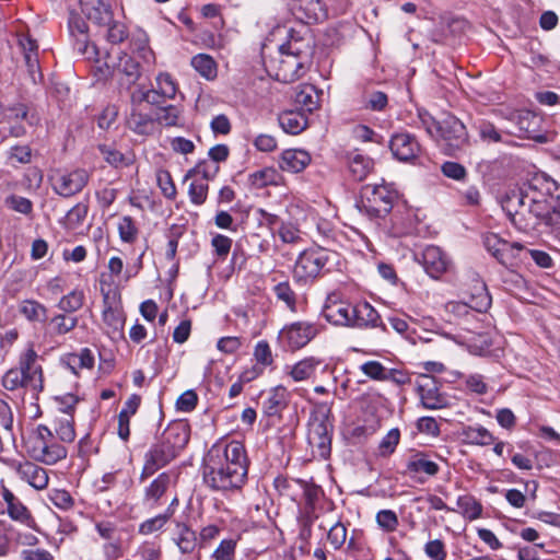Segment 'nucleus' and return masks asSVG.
<instances>
[{
  "label": "nucleus",
  "mask_w": 560,
  "mask_h": 560,
  "mask_svg": "<svg viewBox=\"0 0 560 560\" xmlns=\"http://www.w3.org/2000/svg\"><path fill=\"white\" fill-rule=\"evenodd\" d=\"M203 462V480L213 491H236L245 485L248 460L243 443L219 441L210 447Z\"/></svg>",
  "instance_id": "1"
},
{
  "label": "nucleus",
  "mask_w": 560,
  "mask_h": 560,
  "mask_svg": "<svg viewBox=\"0 0 560 560\" xmlns=\"http://www.w3.org/2000/svg\"><path fill=\"white\" fill-rule=\"evenodd\" d=\"M26 450L33 459L46 465H54L67 456L66 447L56 442L50 429L44 424H39L28 438Z\"/></svg>",
  "instance_id": "2"
},
{
  "label": "nucleus",
  "mask_w": 560,
  "mask_h": 560,
  "mask_svg": "<svg viewBox=\"0 0 560 560\" xmlns=\"http://www.w3.org/2000/svg\"><path fill=\"white\" fill-rule=\"evenodd\" d=\"M526 217L522 219L521 231L528 233L532 231L544 232L560 224V200L551 198L549 201H538L525 205Z\"/></svg>",
  "instance_id": "3"
},
{
  "label": "nucleus",
  "mask_w": 560,
  "mask_h": 560,
  "mask_svg": "<svg viewBox=\"0 0 560 560\" xmlns=\"http://www.w3.org/2000/svg\"><path fill=\"white\" fill-rule=\"evenodd\" d=\"M397 192L388 185H365L361 188V200L357 207L370 218H383L390 212Z\"/></svg>",
  "instance_id": "4"
},
{
  "label": "nucleus",
  "mask_w": 560,
  "mask_h": 560,
  "mask_svg": "<svg viewBox=\"0 0 560 560\" xmlns=\"http://www.w3.org/2000/svg\"><path fill=\"white\" fill-rule=\"evenodd\" d=\"M434 138L443 152L451 156L464 151L469 143L465 125L453 115H447L439 120Z\"/></svg>",
  "instance_id": "5"
},
{
  "label": "nucleus",
  "mask_w": 560,
  "mask_h": 560,
  "mask_svg": "<svg viewBox=\"0 0 560 560\" xmlns=\"http://www.w3.org/2000/svg\"><path fill=\"white\" fill-rule=\"evenodd\" d=\"M330 253L322 247L308 248L302 252L294 265L293 276L298 281H308L317 278L329 261Z\"/></svg>",
  "instance_id": "6"
},
{
  "label": "nucleus",
  "mask_w": 560,
  "mask_h": 560,
  "mask_svg": "<svg viewBox=\"0 0 560 560\" xmlns=\"http://www.w3.org/2000/svg\"><path fill=\"white\" fill-rule=\"evenodd\" d=\"M306 63L292 55L279 50V58L271 59L267 69L277 81L291 83L305 73Z\"/></svg>",
  "instance_id": "7"
},
{
  "label": "nucleus",
  "mask_w": 560,
  "mask_h": 560,
  "mask_svg": "<svg viewBox=\"0 0 560 560\" xmlns=\"http://www.w3.org/2000/svg\"><path fill=\"white\" fill-rule=\"evenodd\" d=\"M90 174L84 168H77L71 172L57 173L51 177L52 190L63 197L70 198L83 190L88 185Z\"/></svg>",
  "instance_id": "8"
},
{
  "label": "nucleus",
  "mask_w": 560,
  "mask_h": 560,
  "mask_svg": "<svg viewBox=\"0 0 560 560\" xmlns=\"http://www.w3.org/2000/svg\"><path fill=\"white\" fill-rule=\"evenodd\" d=\"M334 401H317L310 416L308 439L331 438Z\"/></svg>",
  "instance_id": "9"
},
{
  "label": "nucleus",
  "mask_w": 560,
  "mask_h": 560,
  "mask_svg": "<svg viewBox=\"0 0 560 560\" xmlns=\"http://www.w3.org/2000/svg\"><path fill=\"white\" fill-rule=\"evenodd\" d=\"M415 259L423 267L432 279H440L452 267L448 256L435 245H428L420 254H415Z\"/></svg>",
  "instance_id": "10"
},
{
  "label": "nucleus",
  "mask_w": 560,
  "mask_h": 560,
  "mask_svg": "<svg viewBox=\"0 0 560 560\" xmlns=\"http://www.w3.org/2000/svg\"><path fill=\"white\" fill-rule=\"evenodd\" d=\"M177 455L178 453L175 450L159 439L144 455L140 479L144 480L154 475L159 469L168 465Z\"/></svg>",
  "instance_id": "11"
},
{
  "label": "nucleus",
  "mask_w": 560,
  "mask_h": 560,
  "mask_svg": "<svg viewBox=\"0 0 560 560\" xmlns=\"http://www.w3.org/2000/svg\"><path fill=\"white\" fill-rule=\"evenodd\" d=\"M526 205L538 201H549L551 198H559V186L547 174H537L528 183L523 185Z\"/></svg>",
  "instance_id": "12"
},
{
  "label": "nucleus",
  "mask_w": 560,
  "mask_h": 560,
  "mask_svg": "<svg viewBox=\"0 0 560 560\" xmlns=\"http://www.w3.org/2000/svg\"><path fill=\"white\" fill-rule=\"evenodd\" d=\"M38 354L33 345H30L19 357L18 369L28 382L30 388L34 392L44 389L43 369L38 363Z\"/></svg>",
  "instance_id": "13"
},
{
  "label": "nucleus",
  "mask_w": 560,
  "mask_h": 560,
  "mask_svg": "<svg viewBox=\"0 0 560 560\" xmlns=\"http://www.w3.org/2000/svg\"><path fill=\"white\" fill-rule=\"evenodd\" d=\"M421 405L425 409H441L447 405L446 397L440 393L439 381L429 374H420L416 380Z\"/></svg>",
  "instance_id": "14"
},
{
  "label": "nucleus",
  "mask_w": 560,
  "mask_h": 560,
  "mask_svg": "<svg viewBox=\"0 0 560 560\" xmlns=\"http://www.w3.org/2000/svg\"><path fill=\"white\" fill-rule=\"evenodd\" d=\"M388 147L393 156L400 162H412L421 152L419 141L409 132H397L393 135Z\"/></svg>",
  "instance_id": "15"
},
{
  "label": "nucleus",
  "mask_w": 560,
  "mask_h": 560,
  "mask_svg": "<svg viewBox=\"0 0 560 560\" xmlns=\"http://www.w3.org/2000/svg\"><path fill=\"white\" fill-rule=\"evenodd\" d=\"M515 126L513 129L508 130L509 136L518 138H528L537 141H542L544 137L538 135L540 117L529 110H521L514 114L511 118Z\"/></svg>",
  "instance_id": "16"
},
{
  "label": "nucleus",
  "mask_w": 560,
  "mask_h": 560,
  "mask_svg": "<svg viewBox=\"0 0 560 560\" xmlns=\"http://www.w3.org/2000/svg\"><path fill=\"white\" fill-rule=\"evenodd\" d=\"M319 332V327L314 323L295 322L282 329V336L287 339L291 349H301L306 346Z\"/></svg>",
  "instance_id": "17"
},
{
  "label": "nucleus",
  "mask_w": 560,
  "mask_h": 560,
  "mask_svg": "<svg viewBox=\"0 0 560 560\" xmlns=\"http://www.w3.org/2000/svg\"><path fill=\"white\" fill-rule=\"evenodd\" d=\"M526 200L525 191L522 186L508 190L501 201L503 210L518 230L522 229V219L526 217Z\"/></svg>",
  "instance_id": "18"
},
{
  "label": "nucleus",
  "mask_w": 560,
  "mask_h": 560,
  "mask_svg": "<svg viewBox=\"0 0 560 560\" xmlns=\"http://www.w3.org/2000/svg\"><path fill=\"white\" fill-rule=\"evenodd\" d=\"M290 10L298 20L306 24L316 23L327 18L322 0H291Z\"/></svg>",
  "instance_id": "19"
},
{
  "label": "nucleus",
  "mask_w": 560,
  "mask_h": 560,
  "mask_svg": "<svg viewBox=\"0 0 560 560\" xmlns=\"http://www.w3.org/2000/svg\"><path fill=\"white\" fill-rule=\"evenodd\" d=\"M19 44L24 55V62L30 79L34 84L43 80V73L39 68L38 45L37 42L28 36H22Z\"/></svg>",
  "instance_id": "20"
},
{
  "label": "nucleus",
  "mask_w": 560,
  "mask_h": 560,
  "mask_svg": "<svg viewBox=\"0 0 560 560\" xmlns=\"http://www.w3.org/2000/svg\"><path fill=\"white\" fill-rule=\"evenodd\" d=\"M353 305L346 302H328L323 308L325 319L336 326L352 325Z\"/></svg>",
  "instance_id": "21"
},
{
  "label": "nucleus",
  "mask_w": 560,
  "mask_h": 560,
  "mask_svg": "<svg viewBox=\"0 0 560 560\" xmlns=\"http://www.w3.org/2000/svg\"><path fill=\"white\" fill-rule=\"evenodd\" d=\"M483 245L486 249L502 265H506V255L509 253L524 249V246L521 243H509L493 233L483 236Z\"/></svg>",
  "instance_id": "22"
},
{
  "label": "nucleus",
  "mask_w": 560,
  "mask_h": 560,
  "mask_svg": "<svg viewBox=\"0 0 560 560\" xmlns=\"http://www.w3.org/2000/svg\"><path fill=\"white\" fill-rule=\"evenodd\" d=\"M127 125L130 130L141 136L152 135L155 130V118L144 113L140 105H131L130 114L127 118Z\"/></svg>",
  "instance_id": "23"
},
{
  "label": "nucleus",
  "mask_w": 560,
  "mask_h": 560,
  "mask_svg": "<svg viewBox=\"0 0 560 560\" xmlns=\"http://www.w3.org/2000/svg\"><path fill=\"white\" fill-rule=\"evenodd\" d=\"M311 155L305 150L288 149L284 150L279 159V167L284 172L300 173L310 163Z\"/></svg>",
  "instance_id": "24"
},
{
  "label": "nucleus",
  "mask_w": 560,
  "mask_h": 560,
  "mask_svg": "<svg viewBox=\"0 0 560 560\" xmlns=\"http://www.w3.org/2000/svg\"><path fill=\"white\" fill-rule=\"evenodd\" d=\"M290 400V393L288 389L278 385L270 389L268 397L262 401L264 413L268 417L280 416L281 412L288 407Z\"/></svg>",
  "instance_id": "25"
},
{
  "label": "nucleus",
  "mask_w": 560,
  "mask_h": 560,
  "mask_svg": "<svg viewBox=\"0 0 560 560\" xmlns=\"http://www.w3.org/2000/svg\"><path fill=\"white\" fill-rule=\"evenodd\" d=\"M20 477L35 489L42 490L48 485V475L45 468L32 463H20L16 467Z\"/></svg>",
  "instance_id": "26"
},
{
  "label": "nucleus",
  "mask_w": 560,
  "mask_h": 560,
  "mask_svg": "<svg viewBox=\"0 0 560 560\" xmlns=\"http://www.w3.org/2000/svg\"><path fill=\"white\" fill-rule=\"evenodd\" d=\"M382 326L381 316L377 311L368 302L353 306L351 327L375 328Z\"/></svg>",
  "instance_id": "27"
},
{
  "label": "nucleus",
  "mask_w": 560,
  "mask_h": 560,
  "mask_svg": "<svg viewBox=\"0 0 560 560\" xmlns=\"http://www.w3.org/2000/svg\"><path fill=\"white\" fill-rule=\"evenodd\" d=\"M159 439L178 453L188 443L189 431L186 424L173 422L167 425Z\"/></svg>",
  "instance_id": "28"
},
{
  "label": "nucleus",
  "mask_w": 560,
  "mask_h": 560,
  "mask_svg": "<svg viewBox=\"0 0 560 560\" xmlns=\"http://www.w3.org/2000/svg\"><path fill=\"white\" fill-rule=\"evenodd\" d=\"M280 51H284L289 55H292L305 62H308V59L312 55V47L310 45V40L296 35L293 30L289 31L288 40L279 46Z\"/></svg>",
  "instance_id": "29"
},
{
  "label": "nucleus",
  "mask_w": 560,
  "mask_h": 560,
  "mask_svg": "<svg viewBox=\"0 0 560 560\" xmlns=\"http://www.w3.org/2000/svg\"><path fill=\"white\" fill-rule=\"evenodd\" d=\"M278 121L282 130L290 135L301 133L308 125V119L302 110H284Z\"/></svg>",
  "instance_id": "30"
},
{
  "label": "nucleus",
  "mask_w": 560,
  "mask_h": 560,
  "mask_svg": "<svg viewBox=\"0 0 560 560\" xmlns=\"http://www.w3.org/2000/svg\"><path fill=\"white\" fill-rule=\"evenodd\" d=\"M171 483V476L167 472H161L151 483L144 489V503L154 506L159 500L166 492Z\"/></svg>",
  "instance_id": "31"
},
{
  "label": "nucleus",
  "mask_w": 560,
  "mask_h": 560,
  "mask_svg": "<svg viewBox=\"0 0 560 560\" xmlns=\"http://www.w3.org/2000/svg\"><path fill=\"white\" fill-rule=\"evenodd\" d=\"M460 435L466 444L488 446L494 442L492 433L482 425H465Z\"/></svg>",
  "instance_id": "32"
},
{
  "label": "nucleus",
  "mask_w": 560,
  "mask_h": 560,
  "mask_svg": "<svg viewBox=\"0 0 560 560\" xmlns=\"http://www.w3.org/2000/svg\"><path fill=\"white\" fill-rule=\"evenodd\" d=\"M409 474H424L427 476H435L440 471L438 463L428 458L423 453H418L410 457L406 465Z\"/></svg>",
  "instance_id": "33"
},
{
  "label": "nucleus",
  "mask_w": 560,
  "mask_h": 560,
  "mask_svg": "<svg viewBox=\"0 0 560 560\" xmlns=\"http://www.w3.org/2000/svg\"><path fill=\"white\" fill-rule=\"evenodd\" d=\"M373 164L369 156L355 153L349 158V172L354 180L361 182L372 171Z\"/></svg>",
  "instance_id": "34"
},
{
  "label": "nucleus",
  "mask_w": 560,
  "mask_h": 560,
  "mask_svg": "<svg viewBox=\"0 0 560 560\" xmlns=\"http://www.w3.org/2000/svg\"><path fill=\"white\" fill-rule=\"evenodd\" d=\"M479 138L487 143H509L505 139L508 130L498 129L492 122L481 120L476 126Z\"/></svg>",
  "instance_id": "35"
},
{
  "label": "nucleus",
  "mask_w": 560,
  "mask_h": 560,
  "mask_svg": "<svg viewBox=\"0 0 560 560\" xmlns=\"http://www.w3.org/2000/svg\"><path fill=\"white\" fill-rule=\"evenodd\" d=\"M322 364V361L314 357L305 358L295 363L290 371L291 377L295 382H301L310 378Z\"/></svg>",
  "instance_id": "36"
},
{
  "label": "nucleus",
  "mask_w": 560,
  "mask_h": 560,
  "mask_svg": "<svg viewBox=\"0 0 560 560\" xmlns=\"http://www.w3.org/2000/svg\"><path fill=\"white\" fill-rule=\"evenodd\" d=\"M20 313L30 322H45L47 308L35 300H24L19 306Z\"/></svg>",
  "instance_id": "37"
},
{
  "label": "nucleus",
  "mask_w": 560,
  "mask_h": 560,
  "mask_svg": "<svg viewBox=\"0 0 560 560\" xmlns=\"http://www.w3.org/2000/svg\"><path fill=\"white\" fill-rule=\"evenodd\" d=\"M107 299H108V296L105 295V298H104L105 307H104L103 314H102L103 322L105 323V325L108 328L112 329L113 332L120 334L124 329L125 316L119 308L108 305Z\"/></svg>",
  "instance_id": "38"
},
{
  "label": "nucleus",
  "mask_w": 560,
  "mask_h": 560,
  "mask_svg": "<svg viewBox=\"0 0 560 560\" xmlns=\"http://www.w3.org/2000/svg\"><path fill=\"white\" fill-rule=\"evenodd\" d=\"M166 97L162 96L155 86L150 90H136L131 93L130 97L131 105H140L142 107L143 103H148L152 106H156L158 108L164 103Z\"/></svg>",
  "instance_id": "39"
},
{
  "label": "nucleus",
  "mask_w": 560,
  "mask_h": 560,
  "mask_svg": "<svg viewBox=\"0 0 560 560\" xmlns=\"http://www.w3.org/2000/svg\"><path fill=\"white\" fill-rule=\"evenodd\" d=\"M279 174L273 167H265L256 171L248 176V183L256 189L264 188L268 185H276Z\"/></svg>",
  "instance_id": "40"
},
{
  "label": "nucleus",
  "mask_w": 560,
  "mask_h": 560,
  "mask_svg": "<svg viewBox=\"0 0 560 560\" xmlns=\"http://www.w3.org/2000/svg\"><path fill=\"white\" fill-rule=\"evenodd\" d=\"M84 301L83 290L74 289L59 300L57 307L63 313H74L83 306Z\"/></svg>",
  "instance_id": "41"
},
{
  "label": "nucleus",
  "mask_w": 560,
  "mask_h": 560,
  "mask_svg": "<svg viewBox=\"0 0 560 560\" xmlns=\"http://www.w3.org/2000/svg\"><path fill=\"white\" fill-rule=\"evenodd\" d=\"M97 149L102 154L103 159L115 168L129 166L132 163L130 158L126 156L112 145L98 144Z\"/></svg>",
  "instance_id": "42"
},
{
  "label": "nucleus",
  "mask_w": 560,
  "mask_h": 560,
  "mask_svg": "<svg viewBox=\"0 0 560 560\" xmlns=\"http://www.w3.org/2000/svg\"><path fill=\"white\" fill-rule=\"evenodd\" d=\"M77 316H68L67 313L57 314L50 319L51 334L56 336H63L72 331L78 325Z\"/></svg>",
  "instance_id": "43"
},
{
  "label": "nucleus",
  "mask_w": 560,
  "mask_h": 560,
  "mask_svg": "<svg viewBox=\"0 0 560 560\" xmlns=\"http://www.w3.org/2000/svg\"><path fill=\"white\" fill-rule=\"evenodd\" d=\"M191 66L207 80L214 79L217 75V65L212 57L206 54H199L191 59Z\"/></svg>",
  "instance_id": "44"
},
{
  "label": "nucleus",
  "mask_w": 560,
  "mask_h": 560,
  "mask_svg": "<svg viewBox=\"0 0 560 560\" xmlns=\"http://www.w3.org/2000/svg\"><path fill=\"white\" fill-rule=\"evenodd\" d=\"M295 103L302 107V112L312 113L318 107V96L313 85L303 86L295 94Z\"/></svg>",
  "instance_id": "45"
},
{
  "label": "nucleus",
  "mask_w": 560,
  "mask_h": 560,
  "mask_svg": "<svg viewBox=\"0 0 560 560\" xmlns=\"http://www.w3.org/2000/svg\"><path fill=\"white\" fill-rule=\"evenodd\" d=\"M182 110L176 105L160 106L155 113V124L165 127H174L178 125Z\"/></svg>",
  "instance_id": "46"
},
{
  "label": "nucleus",
  "mask_w": 560,
  "mask_h": 560,
  "mask_svg": "<svg viewBox=\"0 0 560 560\" xmlns=\"http://www.w3.org/2000/svg\"><path fill=\"white\" fill-rule=\"evenodd\" d=\"M85 16L100 26H105L110 24L113 19V12L108 5L103 2L100 5H94L93 9H88L83 11Z\"/></svg>",
  "instance_id": "47"
},
{
  "label": "nucleus",
  "mask_w": 560,
  "mask_h": 560,
  "mask_svg": "<svg viewBox=\"0 0 560 560\" xmlns=\"http://www.w3.org/2000/svg\"><path fill=\"white\" fill-rule=\"evenodd\" d=\"M69 30L72 35L79 34L82 38L78 39L77 48L83 55L88 49V24L78 15H72L69 20Z\"/></svg>",
  "instance_id": "48"
},
{
  "label": "nucleus",
  "mask_w": 560,
  "mask_h": 560,
  "mask_svg": "<svg viewBox=\"0 0 560 560\" xmlns=\"http://www.w3.org/2000/svg\"><path fill=\"white\" fill-rule=\"evenodd\" d=\"M175 542L183 553H190L197 545L196 533L186 525L178 526V537Z\"/></svg>",
  "instance_id": "49"
},
{
  "label": "nucleus",
  "mask_w": 560,
  "mask_h": 560,
  "mask_svg": "<svg viewBox=\"0 0 560 560\" xmlns=\"http://www.w3.org/2000/svg\"><path fill=\"white\" fill-rule=\"evenodd\" d=\"M273 293L276 294V298L283 302L290 311H296V294L288 281L276 284L273 287Z\"/></svg>",
  "instance_id": "50"
},
{
  "label": "nucleus",
  "mask_w": 560,
  "mask_h": 560,
  "mask_svg": "<svg viewBox=\"0 0 560 560\" xmlns=\"http://www.w3.org/2000/svg\"><path fill=\"white\" fill-rule=\"evenodd\" d=\"M218 172H219L218 165H215L213 163H209L207 161H201L195 167L190 168L186 173L185 180H187L188 178H191V177L201 176V178H199V179L208 183V180L213 178Z\"/></svg>",
  "instance_id": "51"
},
{
  "label": "nucleus",
  "mask_w": 560,
  "mask_h": 560,
  "mask_svg": "<svg viewBox=\"0 0 560 560\" xmlns=\"http://www.w3.org/2000/svg\"><path fill=\"white\" fill-rule=\"evenodd\" d=\"M457 506L462 510L463 515L470 521L477 520L481 516L482 506L471 497H459L457 499Z\"/></svg>",
  "instance_id": "52"
},
{
  "label": "nucleus",
  "mask_w": 560,
  "mask_h": 560,
  "mask_svg": "<svg viewBox=\"0 0 560 560\" xmlns=\"http://www.w3.org/2000/svg\"><path fill=\"white\" fill-rule=\"evenodd\" d=\"M2 386L7 390H16L23 387H30L28 382L18 368L8 370L2 377Z\"/></svg>",
  "instance_id": "53"
},
{
  "label": "nucleus",
  "mask_w": 560,
  "mask_h": 560,
  "mask_svg": "<svg viewBox=\"0 0 560 560\" xmlns=\"http://www.w3.org/2000/svg\"><path fill=\"white\" fill-rule=\"evenodd\" d=\"M172 515H173V510L171 508H167L165 513L159 514L152 518L144 521L140 525L139 532L143 535H150V534L161 529L167 523V521L171 518Z\"/></svg>",
  "instance_id": "54"
},
{
  "label": "nucleus",
  "mask_w": 560,
  "mask_h": 560,
  "mask_svg": "<svg viewBox=\"0 0 560 560\" xmlns=\"http://www.w3.org/2000/svg\"><path fill=\"white\" fill-rule=\"evenodd\" d=\"M89 208L85 203L79 202L73 206L66 214L65 225L67 229H77L86 218Z\"/></svg>",
  "instance_id": "55"
},
{
  "label": "nucleus",
  "mask_w": 560,
  "mask_h": 560,
  "mask_svg": "<svg viewBox=\"0 0 560 560\" xmlns=\"http://www.w3.org/2000/svg\"><path fill=\"white\" fill-rule=\"evenodd\" d=\"M155 89L162 96L166 98H174L177 92V85L172 75L166 72L158 74L155 78Z\"/></svg>",
  "instance_id": "56"
},
{
  "label": "nucleus",
  "mask_w": 560,
  "mask_h": 560,
  "mask_svg": "<svg viewBox=\"0 0 560 560\" xmlns=\"http://www.w3.org/2000/svg\"><path fill=\"white\" fill-rule=\"evenodd\" d=\"M209 185L205 180H200L199 178H195L188 188V195L190 201L196 206H201L205 203L208 196Z\"/></svg>",
  "instance_id": "57"
},
{
  "label": "nucleus",
  "mask_w": 560,
  "mask_h": 560,
  "mask_svg": "<svg viewBox=\"0 0 560 560\" xmlns=\"http://www.w3.org/2000/svg\"><path fill=\"white\" fill-rule=\"evenodd\" d=\"M95 530L103 542L115 541L121 538V532L116 524L109 521H102L95 524Z\"/></svg>",
  "instance_id": "58"
},
{
  "label": "nucleus",
  "mask_w": 560,
  "mask_h": 560,
  "mask_svg": "<svg viewBox=\"0 0 560 560\" xmlns=\"http://www.w3.org/2000/svg\"><path fill=\"white\" fill-rule=\"evenodd\" d=\"M361 372L374 381H385L387 369L380 361H366L360 365Z\"/></svg>",
  "instance_id": "59"
},
{
  "label": "nucleus",
  "mask_w": 560,
  "mask_h": 560,
  "mask_svg": "<svg viewBox=\"0 0 560 560\" xmlns=\"http://www.w3.org/2000/svg\"><path fill=\"white\" fill-rule=\"evenodd\" d=\"M472 310L482 313L491 306V296L485 285H481L476 295H471L466 303Z\"/></svg>",
  "instance_id": "60"
},
{
  "label": "nucleus",
  "mask_w": 560,
  "mask_h": 560,
  "mask_svg": "<svg viewBox=\"0 0 560 560\" xmlns=\"http://www.w3.org/2000/svg\"><path fill=\"white\" fill-rule=\"evenodd\" d=\"M58 439L66 443H71L75 439V431L73 421L71 418L65 417L57 420V427L55 428Z\"/></svg>",
  "instance_id": "61"
},
{
  "label": "nucleus",
  "mask_w": 560,
  "mask_h": 560,
  "mask_svg": "<svg viewBox=\"0 0 560 560\" xmlns=\"http://www.w3.org/2000/svg\"><path fill=\"white\" fill-rule=\"evenodd\" d=\"M5 205L22 214L30 215L33 212V202L22 196L10 195L5 198Z\"/></svg>",
  "instance_id": "62"
},
{
  "label": "nucleus",
  "mask_w": 560,
  "mask_h": 560,
  "mask_svg": "<svg viewBox=\"0 0 560 560\" xmlns=\"http://www.w3.org/2000/svg\"><path fill=\"white\" fill-rule=\"evenodd\" d=\"M236 541L234 539H224L212 553L213 560H234Z\"/></svg>",
  "instance_id": "63"
},
{
  "label": "nucleus",
  "mask_w": 560,
  "mask_h": 560,
  "mask_svg": "<svg viewBox=\"0 0 560 560\" xmlns=\"http://www.w3.org/2000/svg\"><path fill=\"white\" fill-rule=\"evenodd\" d=\"M161 551L153 542L145 541L132 555L133 560H160Z\"/></svg>",
  "instance_id": "64"
}]
</instances>
